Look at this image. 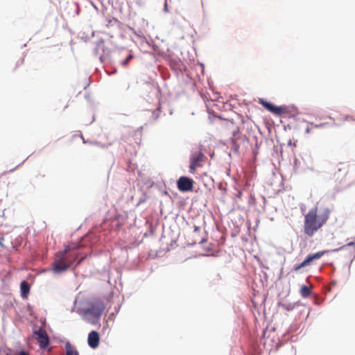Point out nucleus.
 Segmentation results:
<instances>
[{
  "label": "nucleus",
  "instance_id": "obj_1",
  "mask_svg": "<svg viewBox=\"0 0 355 355\" xmlns=\"http://www.w3.org/2000/svg\"><path fill=\"white\" fill-rule=\"evenodd\" d=\"M329 208L320 202L310 209L304 215L303 234L307 238H312L327 223L329 218Z\"/></svg>",
  "mask_w": 355,
  "mask_h": 355
},
{
  "label": "nucleus",
  "instance_id": "obj_2",
  "mask_svg": "<svg viewBox=\"0 0 355 355\" xmlns=\"http://www.w3.org/2000/svg\"><path fill=\"white\" fill-rule=\"evenodd\" d=\"M78 248V245L71 244L65 246L63 250L58 251L55 254L52 264L53 271L55 273H61L69 268L78 258V254L75 251Z\"/></svg>",
  "mask_w": 355,
  "mask_h": 355
},
{
  "label": "nucleus",
  "instance_id": "obj_3",
  "mask_svg": "<svg viewBox=\"0 0 355 355\" xmlns=\"http://www.w3.org/2000/svg\"><path fill=\"white\" fill-rule=\"evenodd\" d=\"M105 309L104 303L99 300H95L89 304L88 308L84 310L86 315L93 316L96 320H98Z\"/></svg>",
  "mask_w": 355,
  "mask_h": 355
},
{
  "label": "nucleus",
  "instance_id": "obj_4",
  "mask_svg": "<svg viewBox=\"0 0 355 355\" xmlns=\"http://www.w3.org/2000/svg\"><path fill=\"white\" fill-rule=\"evenodd\" d=\"M35 338L37 340L41 349H45L49 344V336L44 329L40 327L33 332Z\"/></svg>",
  "mask_w": 355,
  "mask_h": 355
},
{
  "label": "nucleus",
  "instance_id": "obj_5",
  "mask_svg": "<svg viewBox=\"0 0 355 355\" xmlns=\"http://www.w3.org/2000/svg\"><path fill=\"white\" fill-rule=\"evenodd\" d=\"M327 252V251H320V252H318L312 254H309L303 262L295 266L294 270L297 271L300 268L305 267L307 265L310 264V263L311 261L320 259Z\"/></svg>",
  "mask_w": 355,
  "mask_h": 355
},
{
  "label": "nucleus",
  "instance_id": "obj_6",
  "mask_svg": "<svg viewBox=\"0 0 355 355\" xmlns=\"http://www.w3.org/2000/svg\"><path fill=\"white\" fill-rule=\"evenodd\" d=\"M178 189L182 192L192 190L193 187V180L187 177L182 176L177 181Z\"/></svg>",
  "mask_w": 355,
  "mask_h": 355
},
{
  "label": "nucleus",
  "instance_id": "obj_7",
  "mask_svg": "<svg viewBox=\"0 0 355 355\" xmlns=\"http://www.w3.org/2000/svg\"><path fill=\"white\" fill-rule=\"evenodd\" d=\"M259 102L263 106L265 109L276 115H281L282 114L286 112V108L285 107L275 106L273 104L263 100V98H259Z\"/></svg>",
  "mask_w": 355,
  "mask_h": 355
},
{
  "label": "nucleus",
  "instance_id": "obj_8",
  "mask_svg": "<svg viewBox=\"0 0 355 355\" xmlns=\"http://www.w3.org/2000/svg\"><path fill=\"white\" fill-rule=\"evenodd\" d=\"M203 157L204 155L202 153H199L197 155L192 156L189 166L190 173H194L196 168L201 166L200 162H202Z\"/></svg>",
  "mask_w": 355,
  "mask_h": 355
},
{
  "label": "nucleus",
  "instance_id": "obj_9",
  "mask_svg": "<svg viewBox=\"0 0 355 355\" xmlns=\"http://www.w3.org/2000/svg\"><path fill=\"white\" fill-rule=\"evenodd\" d=\"M99 334L96 331H91L88 335V344L92 348H96L99 345Z\"/></svg>",
  "mask_w": 355,
  "mask_h": 355
},
{
  "label": "nucleus",
  "instance_id": "obj_10",
  "mask_svg": "<svg viewBox=\"0 0 355 355\" xmlns=\"http://www.w3.org/2000/svg\"><path fill=\"white\" fill-rule=\"evenodd\" d=\"M246 138L245 136L242 135V134L240 132L239 128H236V130H234L233 131V135L232 137V142L236 148H238L239 147V141L240 139H245Z\"/></svg>",
  "mask_w": 355,
  "mask_h": 355
},
{
  "label": "nucleus",
  "instance_id": "obj_11",
  "mask_svg": "<svg viewBox=\"0 0 355 355\" xmlns=\"http://www.w3.org/2000/svg\"><path fill=\"white\" fill-rule=\"evenodd\" d=\"M337 250H345L349 253L350 257H355V242H349L340 247Z\"/></svg>",
  "mask_w": 355,
  "mask_h": 355
},
{
  "label": "nucleus",
  "instance_id": "obj_12",
  "mask_svg": "<svg viewBox=\"0 0 355 355\" xmlns=\"http://www.w3.org/2000/svg\"><path fill=\"white\" fill-rule=\"evenodd\" d=\"M20 290L22 297L26 298L30 291L28 283L26 281H22L20 284Z\"/></svg>",
  "mask_w": 355,
  "mask_h": 355
},
{
  "label": "nucleus",
  "instance_id": "obj_13",
  "mask_svg": "<svg viewBox=\"0 0 355 355\" xmlns=\"http://www.w3.org/2000/svg\"><path fill=\"white\" fill-rule=\"evenodd\" d=\"M300 293L303 297H308L310 296L311 291V288H309L307 286L302 285L300 288Z\"/></svg>",
  "mask_w": 355,
  "mask_h": 355
},
{
  "label": "nucleus",
  "instance_id": "obj_14",
  "mask_svg": "<svg viewBox=\"0 0 355 355\" xmlns=\"http://www.w3.org/2000/svg\"><path fill=\"white\" fill-rule=\"evenodd\" d=\"M66 355H79L78 351L71 344H66Z\"/></svg>",
  "mask_w": 355,
  "mask_h": 355
},
{
  "label": "nucleus",
  "instance_id": "obj_15",
  "mask_svg": "<svg viewBox=\"0 0 355 355\" xmlns=\"http://www.w3.org/2000/svg\"><path fill=\"white\" fill-rule=\"evenodd\" d=\"M279 306L284 310L288 311H292L294 309L295 304H279Z\"/></svg>",
  "mask_w": 355,
  "mask_h": 355
},
{
  "label": "nucleus",
  "instance_id": "obj_16",
  "mask_svg": "<svg viewBox=\"0 0 355 355\" xmlns=\"http://www.w3.org/2000/svg\"><path fill=\"white\" fill-rule=\"evenodd\" d=\"M162 112L161 107L159 106L153 112L152 114V117L154 120H157L159 117V114Z\"/></svg>",
  "mask_w": 355,
  "mask_h": 355
},
{
  "label": "nucleus",
  "instance_id": "obj_17",
  "mask_svg": "<svg viewBox=\"0 0 355 355\" xmlns=\"http://www.w3.org/2000/svg\"><path fill=\"white\" fill-rule=\"evenodd\" d=\"M132 58H133V55L130 54V55H128V57H127L124 60H123V61L121 62V65H122V66H123V67H126V66L128 64V63H129L130 60Z\"/></svg>",
  "mask_w": 355,
  "mask_h": 355
},
{
  "label": "nucleus",
  "instance_id": "obj_18",
  "mask_svg": "<svg viewBox=\"0 0 355 355\" xmlns=\"http://www.w3.org/2000/svg\"><path fill=\"white\" fill-rule=\"evenodd\" d=\"M14 355H30L29 353L25 350H20L18 352H16Z\"/></svg>",
  "mask_w": 355,
  "mask_h": 355
},
{
  "label": "nucleus",
  "instance_id": "obj_19",
  "mask_svg": "<svg viewBox=\"0 0 355 355\" xmlns=\"http://www.w3.org/2000/svg\"><path fill=\"white\" fill-rule=\"evenodd\" d=\"M345 121H355V119L351 115H347L345 117Z\"/></svg>",
  "mask_w": 355,
  "mask_h": 355
},
{
  "label": "nucleus",
  "instance_id": "obj_20",
  "mask_svg": "<svg viewBox=\"0 0 355 355\" xmlns=\"http://www.w3.org/2000/svg\"><path fill=\"white\" fill-rule=\"evenodd\" d=\"M193 228H194V232H196V233H199L200 232V228L199 227L194 226Z\"/></svg>",
  "mask_w": 355,
  "mask_h": 355
},
{
  "label": "nucleus",
  "instance_id": "obj_21",
  "mask_svg": "<svg viewBox=\"0 0 355 355\" xmlns=\"http://www.w3.org/2000/svg\"><path fill=\"white\" fill-rule=\"evenodd\" d=\"M5 355H10V354L8 352H7L5 354Z\"/></svg>",
  "mask_w": 355,
  "mask_h": 355
},
{
  "label": "nucleus",
  "instance_id": "obj_22",
  "mask_svg": "<svg viewBox=\"0 0 355 355\" xmlns=\"http://www.w3.org/2000/svg\"><path fill=\"white\" fill-rule=\"evenodd\" d=\"M205 239H202V240L200 241V243H203V242H205Z\"/></svg>",
  "mask_w": 355,
  "mask_h": 355
},
{
  "label": "nucleus",
  "instance_id": "obj_23",
  "mask_svg": "<svg viewBox=\"0 0 355 355\" xmlns=\"http://www.w3.org/2000/svg\"><path fill=\"white\" fill-rule=\"evenodd\" d=\"M84 258H82L81 259H80L79 262L78 263H80V261H82V260Z\"/></svg>",
  "mask_w": 355,
  "mask_h": 355
}]
</instances>
